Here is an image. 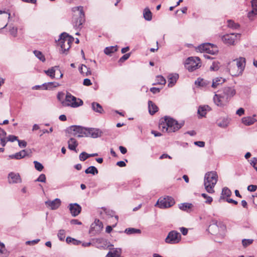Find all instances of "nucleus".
I'll return each mask as SVG.
<instances>
[{"instance_id":"57","label":"nucleus","mask_w":257,"mask_h":257,"mask_svg":"<svg viewBox=\"0 0 257 257\" xmlns=\"http://www.w3.org/2000/svg\"><path fill=\"white\" fill-rule=\"evenodd\" d=\"M6 14V16H3L2 17L3 20H4L6 21V20L7 19H10V16H11V14L10 13H7V12H6L5 11H3L0 10V14Z\"/></svg>"},{"instance_id":"61","label":"nucleus","mask_w":257,"mask_h":257,"mask_svg":"<svg viewBox=\"0 0 257 257\" xmlns=\"http://www.w3.org/2000/svg\"><path fill=\"white\" fill-rule=\"evenodd\" d=\"M83 84L84 85H85V86H90L92 84V83L89 79L85 78L83 80Z\"/></svg>"},{"instance_id":"36","label":"nucleus","mask_w":257,"mask_h":257,"mask_svg":"<svg viewBox=\"0 0 257 257\" xmlns=\"http://www.w3.org/2000/svg\"><path fill=\"white\" fill-rule=\"evenodd\" d=\"M86 174H91L92 175L97 174L98 173V170L94 166H90L85 170Z\"/></svg>"},{"instance_id":"49","label":"nucleus","mask_w":257,"mask_h":257,"mask_svg":"<svg viewBox=\"0 0 257 257\" xmlns=\"http://www.w3.org/2000/svg\"><path fill=\"white\" fill-rule=\"evenodd\" d=\"M34 164L35 165V168L37 170L39 171H42V170L44 168V167L41 163L37 161H35L34 162Z\"/></svg>"},{"instance_id":"24","label":"nucleus","mask_w":257,"mask_h":257,"mask_svg":"<svg viewBox=\"0 0 257 257\" xmlns=\"http://www.w3.org/2000/svg\"><path fill=\"white\" fill-rule=\"evenodd\" d=\"M60 85L59 83L56 82H51L44 83L42 85L43 89L45 90L51 89Z\"/></svg>"},{"instance_id":"48","label":"nucleus","mask_w":257,"mask_h":257,"mask_svg":"<svg viewBox=\"0 0 257 257\" xmlns=\"http://www.w3.org/2000/svg\"><path fill=\"white\" fill-rule=\"evenodd\" d=\"M219 68V63L218 61L213 62L212 65L210 66V69L212 71H217Z\"/></svg>"},{"instance_id":"14","label":"nucleus","mask_w":257,"mask_h":257,"mask_svg":"<svg viewBox=\"0 0 257 257\" xmlns=\"http://www.w3.org/2000/svg\"><path fill=\"white\" fill-rule=\"evenodd\" d=\"M69 208L71 215L74 217L78 215L81 211V207L77 203L70 204Z\"/></svg>"},{"instance_id":"1","label":"nucleus","mask_w":257,"mask_h":257,"mask_svg":"<svg viewBox=\"0 0 257 257\" xmlns=\"http://www.w3.org/2000/svg\"><path fill=\"white\" fill-rule=\"evenodd\" d=\"M236 91L233 87H226L218 94H215L213 97V101L218 106H223L226 104L231 97L233 96Z\"/></svg>"},{"instance_id":"59","label":"nucleus","mask_w":257,"mask_h":257,"mask_svg":"<svg viewBox=\"0 0 257 257\" xmlns=\"http://www.w3.org/2000/svg\"><path fill=\"white\" fill-rule=\"evenodd\" d=\"M257 189V186L254 185H250L247 187V190L250 192H254Z\"/></svg>"},{"instance_id":"25","label":"nucleus","mask_w":257,"mask_h":257,"mask_svg":"<svg viewBox=\"0 0 257 257\" xmlns=\"http://www.w3.org/2000/svg\"><path fill=\"white\" fill-rule=\"evenodd\" d=\"M148 108L149 112L152 115L155 114L158 110L157 106L151 100L148 101Z\"/></svg>"},{"instance_id":"47","label":"nucleus","mask_w":257,"mask_h":257,"mask_svg":"<svg viewBox=\"0 0 257 257\" xmlns=\"http://www.w3.org/2000/svg\"><path fill=\"white\" fill-rule=\"evenodd\" d=\"M79 160L81 161H85L87 159H88V158H89V154L85 152H82L80 155H79Z\"/></svg>"},{"instance_id":"37","label":"nucleus","mask_w":257,"mask_h":257,"mask_svg":"<svg viewBox=\"0 0 257 257\" xmlns=\"http://www.w3.org/2000/svg\"><path fill=\"white\" fill-rule=\"evenodd\" d=\"M218 52V49L216 46L213 44H210V47H208L206 53L210 54H215Z\"/></svg>"},{"instance_id":"54","label":"nucleus","mask_w":257,"mask_h":257,"mask_svg":"<svg viewBox=\"0 0 257 257\" xmlns=\"http://www.w3.org/2000/svg\"><path fill=\"white\" fill-rule=\"evenodd\" d=\"M37 182H45L46 181V176L44 174H41L39 177L36 180Z\"/></svg>"},{"instance_id":"39","label":"nucleus","mask_w":257,"mask_h":257,"mask_svg":"<svg viewBox=\"0 0 257 257\" xmlns=\"http://www.w3.org/2000/svg\"><path fill=\"white\" fill-rule=\"evenodd\" d=\"M124 232L127 234L141 233V230L139 229H136L135 228H127L125 229Z\"/></svg>"},{"instance_id":"11","label":"nucleus","mask_w":257,"mask_h":257,"mask_svg":"<svg viewBox=\"0 0 257 257\" xmlns=\"http://www.w3.org/2000/svg\"><path fill=\"white\" fill-rule=\"evenodd\" d=\"M175 204L174 199L169 196L162 198H160L156 203L155 206H158L160 208H166L170 207Z\"/></svg>"},{"instance_id":"7","label":"nucleus","mask_w":257,"mask_h":257,"mask_svg":"<svg viewBox=\"0 0 257 257\" xmlns=\"http://www.w3.org/2000/svg\"><path fill=\"white\" fill-rule=\"evenodd\" d=\"M66 132L71 136L81 138L85 137L86 128L79 125H72L66 129Z\"/></svg>"},{"instance_id":"10","label":"nucleus","mask_w":257,"mask_h":257,"mask_svg":"<svg viewBox=\"0 0 257 257\" xmlns=\"http://www.w3.org/2000/svg\"><path fill=\"white\" fill-rule=\"evenodd\" d=\"M234 61H236V65L238 68V70L236 72H234L232 70L230 69V73L232 76H239L242 74L244 70L246 63L245 59L243 57H239L234 60Z\"/></svg>"},{"instance_id":"51","label":"nucleus","mask_w":257,"mask_h":257,"mask_svg":"<svg viewBox=\"0 0 257 257\" xmlns=\"http://www.w3.org/2000/svg\"><path fill=\"white\" fill-rule=\"evenodd\" d=\"M201 196L206 199L205 201L206 203L210 204L213 201L212 198L211 197L208 196L205 193H202Z\"/></svg>"},{"instance_id":"62","label":"nucleus","mask_w":257,"mask_h":257,"mask_svg":"<svg viewBox=\"0 0 257 257\" xmlns=\"http://www.w3.org/2000/svg\"><path fill=\"white\" fill-rule=\"evenodd\" d=\"M194 144L199 147H204L205 146V142L203 141H197L194 142Z\"/></svg>"},{"instance_id":"2","label":"nucleus","mask_w":257,"mask_h":257,"mask_svg":"<svg viewBox=\"0 0 257 257\" xmlns=\"http://www.w3.org/2000/svg\"><path fill=\"white\" fill-rule=\"evenodd\" d=\"M183 125L184 122L179 123L173 118L166 116L160 120L159 127L164 132L172 133L179 130Z\"/></svg>"},{"instance_id":"64","label":"nucleus","mask_w":257,"mask_h":257,"mask_svg":"<svg viewBox=\"0 0 257 257\" xmlns=\"http://www.w3.org/2000/svg\"><path fill=\"white\" fill-rule=\"evenodd\" d=\"M244 110L242 108H239L237 111L236 113L239 116H241L244 114Z\"/></svg>"},{"instance_id":"38","label":"nucleus","mask_w":257,"mask_h":257,"mask_svg":"<svg viewBox=\"0 0 257 257\" xmlns=\"http://www.w3.org/2000/svg\"><path fill=\"white\" fill-rule=\"evenodd\" d=\"M208 47H210V43H204L198 46L197 50L200 52H206L207 51Z\"/></svg>"},{"instance_id":"33","label":"nucleus","mask_w":257,"mask_h":257,"mask_svg":"<svg viewBox=\"0 0 257 257\" xmlns=\"http://www.w3.org/2000/svg\"><path fill=\"white\" fill-rule=\"evenodd\" d=\"M144 17L147 21H151L152 19V13L148 8H146L144 10Z\"/></svg>"},{"instance_id":"45","label":"nucleus","mask_w":257,"mask_h":257,"mask_svg":"<svg viewBox=\"0 0 257 257\" xmlns=\"http://www.w3.org/2000/svg\"><path fill=\"white\" fill-rule=\"evenodd\" d=\"M7 251L4 244L0 243V257H5Z\"/></svg>"},{"instance_id":"4","label":"nucleus","mask_w":257,"mask_h":257,"mask_svg":"<svg viewBox=\"0 0 257 257\" xmlns=\"http://www.w3.org/2000/svg\"><path fill=\"white\" fill-rule=\"evenodd\" d=\"M74 15L72 18L73 25L75 29H80L81 26L84 23L85 14L83 12V7L79 6L72 9Z\"/></svg>"},{"instance_id":"44","label":"nucleus","mask_w":257,"mask_h":257,"mask_svg":"<svg viewBox=\"0 0 257 257\" xmlns=\"http://www.w3.org/2000/svg\"><path fill=\"white\" fill-rule=\"evenodd\" d=\"M157 83L159 84L164 85L166 83V79L162 75H158L156 77Z\"/></svg>"},{"instance_id":"32","label":"nucleus","mask_w":257,"mask_h":257,"mask_svg":"<svg viewBox=\"0 0 257 257\" xmlns=\"http://www.w3.org/2000/svg\"><path fill=\"white\" fill-rule=\"evenodd\" d=\"M117 50V46H110L106 47L104 50V52L106 55H110L111 53L116 52Z\"/></svg>"},{"instance_id":"28","label":"nucleus","mask_w":257,"mask_h":257,"mask_svg":"<svg viewBox=\"0 0 257 257\" xmlns=\"http://www.w3.org/2000/svg\"><path fill=\"white\" fill-rule=\"evenodd\" d=\"M210 108L208 105L200 106L198 109V113L201 116H204L207 111L210 110Z\"/></svg>"},{"instance_id":"31","label":"nucleus","mask_w":257,"mask_h":257,"mask_svg":"<svg viewBox=\"0 0 257 257\" xmlns=\"http://www.w3.org/2000/svg\"><path fill=\"white\" fill-rule=\"evenodd\" d=\"M6 132L0 127V144L3 147H5L6 144Z\"/></svg>"},{"instance_id":"34","label":"nucleus","mask_w":257,"mask_h":257,"mask_svg":"<svg viewBox=\"0 0 257 257\" xmlns=\"http://www.w3.org/2000/svg\"><path fill=\"white\" fill-rule=\"evenodd\" d=\"M79 70L81 74L85 73L86 76L91 74L90 68H87V66L84 64L81 65V67L79 68Z\"/></svg>"},{"instance_id":"12","label":"nucleus","mask_w":257,"mask_h":257,"mask_svg":"<svg viewBox=\"0 0 257 257\" xmlns=\"http://www.w3.org/2000/svg\"><path fill=\"white\" fill-rule=\"evenodd\" d=\"M240 35V34L239 33L226 34L222 37V40L226 44L233 45L235 40L237 37H239Z\"/></svg>"},{"instance_id":"18","label":"nucleus","mask_w":257,"mask_h":257,"mask_svg":"<svg viewBox=\"0 0 257 257\" xmlns=\"http://www.w3.org/2000/svg\"><path fill=\"white\" fill-rule=\"evenodd\" d=\"M10 183H18L21 182L20 176L18 173L11 172L9 174Z\"/></svg>"},{"instance_id":"5","label":"nucleus","mask_w":257,"mask_h":257,"mask_svg":"<svg viewBox=\"0 0 257 257\" xmlns=\"http://www.w3.org/2000/svg\"><path fill=\"white\" fill-rule=\"evenodd\" d=\"M74 40L73 37L69 36L65 32L62 33L60 35V38L58 40L59 45L60 46L62 52L65 53L71 47V44Z\"/></svg>"},{"instance_id":"46","label":"nucleus","mask_w":257,"mask_h":257,"mask_svg":"<svg viewBox=\"0 0 257 257\" xmlns=\"http://www.w3.org/2000/svg\"><path fill=\"white\" fill-rule=\"evenodd\" d=\"M253 240L252 239H243L242 240V244L243 247H246L252 244Z\"/></svg>"},{"instance_id":"17","label":"nucleus","mask_w":257,"mask_h":257,"mask_svg":"<svg viewBox=\"0 0 257 257\" xmlns=\"http://www.w3.org/2000/svg\"><path fill=\"white\" fill-rule=\"evenodd\" d=\"M219 227L217 224V221L216 220H212L211 221V223L209 225L208 227V231L209 232L213 234L216 235L218 234L219 232Z\"/></svg>"},{"instance_id":"13","label":"nucleus","mask_w":257,"mask_h":257,"mask_svg":"<svg viewBox=\"0 0 257 257\" xmlns=\"http://www.w3.org/2000/svg\"><path fill=\"white\" fill-rule=\"evenodd\" d=\"M85 137L97 138L101 136V132L98 128H86Z\"/></svg>"},{"instance_id":"8","label":"nucleus","mask_w":257,"mask_h":257,"mask_svg":"<svg viewBox=\"0 0 257 257\" xmlns=\"http://www.w3.org/2000/svg\"><path fill=\"white\" fill-rule=\"evenodd\" d=\"M181 235L176 230L170 231L165 239L166 243L168 244H177L181 240Z\"/></svg>"},{"instance_id":"58","label":"nucleus","mask_w":257,"mask_h":257,"mask_svg":"<svg viewBox=\"0 0 257 257\" xmlns=\"http://www.w3.org/2000/svg\"><path fill=\"white\" fill-rule=\"evenodd\" d=\"M19 146L21 148H25L27 146V142L24 140H18Z\"/></svg>"},{"instance_id":"21","label":"nucleus","mask_w":257,"mask_h":257,"mask_svg":"<svg viewBox=\"0 0 257 257\" xmlns=\"http://www.w3.org/2000/svg\"><path fill=\"white\" fill-rule=\"evenodd\" d=\"M27 155V153L25 150H23L20 152L17 153L15 154L10 155L9 158L11 159L19 160L24 158Z\"/></svg>"},{"instance_id":"35","label":"nucleus","mask_w":257,"mask_h":257,"mask_svg":"<svg viewBox=\"0 0 257 257\" xmlns=\"http://www.w3.org/2000/svg\"><path fill=\"white\" fill-rule=\"evenodd\" d=\"M227 23L228 27L233 30H237L240 27V25L238 24L235 23L231 20H228Z\"/></svg>"},{"instance_id":"53","label":"nucleus","mask_w":257,"mask_h":257,"mask_svg":"<svg viewBox=\"0 0 257 257\" xmlns=\"http://www.w3.org/2000/svg\"><path fill=\"white\" fill-rule=\"evenodd\" d=\"M250 164L257 172V158H252L251 160Z\"/></svg>"},{"instance_id":"40","label":"nucleus","mask_w":257,"mask_h":257,"mask_svg":"<svg viewBox=\"0 0 257 257\" xmlns=\"http://www.w3.org/2000/svg\"><path fill=\"white\" fill-rule=\"evenodd\" d=\"M192 206L193 205L191 203H181L179 205V208L183 211H187L188 209H191Z\"/></svg>"},{"instance_id":"63","label":"nucleus","mask_w":257,"mask_h":257,"mask_svg":"<svg viewBox=\"0 0 257 257\" xmlns=\"http://www.w3.org/2000/svg\"><path fill=\"white\" fill-rule=\"evenodd\" d=\"M112 252L113 255L115 256V257H120V252L116 248Z\"/></svg>"},{"instance_id":"26","label":"nucleus","mask_w":257,"mask_h":257,"mask_svg":"<svg viewBox=\"0 0 257 257\" xmlns=\"http://www.w3.org/2000/svg\"><path fill=\"white\" fill-rule=\"evenodd\" d=\"M256 121V119L251 116L244 117L242 118V122L246 125H250Z\"/></svg>"},{"instance_id":"15","label":"nucleus","mask_w":257,"mask_h":257,"mask_svg":"<svg viewBox=\"0 0 257 257\" xmlns=\"http://www.w3.org/2000/svg\"><path fill=\"white\" fill-rule=\"evenodd\" d=\"M103 227V223L99 219H95L94 223L91 225L90 231L95 232V233H99Z\"/></svg>"},{"instance_id":"55","label":"nucleus","mask_w":257,"mask_h":257,"mask_svg":"<svg viewBox=\"0 0 257 257\" xmlns=\"http://www.w3.org/2000/svg\"><path fill=\"white\" fill-rule=\"evenodd\" d=\"M130 53H127L123 55L119 60V62H123L128 59L130 57Z\"/></svg>"},{"instance_id":"52","label":"nucleus","mask_w":257,"mask_h":257,"mask_svg":"<svg viewBox=\"0 0 257 257\" xmlns=\"http://www.w3.org/2000/svg\"><path fill=\"white\" fill-rule=\"evenodd\" d=\"M9 32L11 35L16 37L17 36L18 29L16 27H12L10 29Z\"/></svg>"},{"instance_id":"20","label":"nucleus","mask_w":257,"mask_h":257,"mask_svg":"<svg viewBox=\"0 0 257 257\" xmlns=\"http://www.w3.org/2000/svg\"><path fill=\"white\" fill-rule=\"evenodd\" d=\"M179 78V75L177 73H172L168 75V84L170 87H173L176 83L177 80Z\"/></svg>"},{"instance_id":"16","label":"nucleus","mask_w":257,"mask_h":257,"mask_svg":"<svg viewBox=\"0 0 257 257\" xmlns=\"http://www.w3.org/2000/svg\"><path fill=\"white\" fill-rule=\"evenodd\" d=\"M61 201L56 198L53 200H47L45 202L46 206L52 210H56L61 205Z\"/></svg>"},{"instance_id":"3","label":"nucleus","mask_w":257,"mask_h":257,"mask_svg":"<svg viewBox=\"0 0 257 257\" xmlns=\"http://www.w3.org/2000/svg\"><path fill=\"white\" fill-rule=\"evenodd\" d=\"M218 179V175L216 172H207L204 176V185L205 188L209 193L214 192V187Z\"/></svg>"},{"instance_id":"41","label":"nucleus","mask_w":257,"mask_h":257,"mask_svg":"<svg viewBox=\"0 0 257 257\" xmlns=\"http://www.w3.org/2000/svg\"><path fill=\"white\" fill-rule=\"evenodd\" d=\"M229 122V120L227 118H223L217 122V125L219 127L225 128L228 125Z\"/></svg>"},{"instance_id":"27","label":"nucleus","mask_w":257,"mask_h":257,"mask_svg":"<svg viewBox=\"0 0 257 257\" xmlns=\"http://www.w3.org/2000/svg\"><path fill=\"white\" fill-rule=\"evenodd\" d=\"M210 82L202 78H198L195 82V84L199 86L206 87L210 84Z\"/></svg>"},{"instance_id":"6","label":"nucleus","mask_w":257,"mask_h":257,"mask_svg":"<svg viewBox=\"0 0 257 257\" xmlns=\"http://www.w3.org/2000/svg\"><path fill=\"white\" fill-rule=\"evenodd\" d=\"M83 103V101L81 99L77 98L69 93H68L66 94L65 100L62 101L63 106H70L72 107H77L81 106Z\"/></svg>"},{"instance_id":"23","label":"nucleus","mask_w":257,"mask_h":257,"mask_svg":"<svg viewBox=\"0 0 257 257\" xmlns=\"http://www.w3.org/2000/svg\"><path fill=\"white\" fill-rule=\"evenodd\" d=\"M68 149L72 151H76V149L78 145L77 141L73 138H70L68 141Z\"/></svg>"},{"instance_id":"30","label":"nucleus","mask_w":257,"mask_h":257,"mask_svg":"<svg viewBox=\"0 0 257 257\" xmlns=\"http://www.w3.org/2000/svg\"><path fill=\"white\" fill-rule=\"evenodd\" d=\"M92 109L95 112L101 113L103 109L100 104L97 102H92L91 103Z\"/></svg>"},{"instance_id":"50","label":"nucleus","mask_w":257,"mask_h":257,"mask_svg":"<svg viewBox=\"0 0 257 257\" xmlns=\"http://www.w3.org/2000/svg\"><path fill=\"white\" fill-rule=\"evenodd\" d=\"M58 237L60 240H61V241L64 240L65 238V230H63V229L60 230L58 233Z\"/></svg>"},{"instance_id":"29","label":"nucleus","mask_w":257,"mask_h":257,"mask_svg":"<svg viewBox=\"0 0 257 257\" xmlns=\"http://www.w3.org/2000/svg\"><path fill=\"white\" fill-rule=\"evenodd\" d=\"M59 66H55L52 67L47 70H45V73L51 78H54L55 76V71L56 69H58Z\"/></svg>"},{"instance_id":"43","label":"nucleus","mask_w":257,"mask_h":257,"mask_svg":"<svg viewBox=\"0 0 257 257\" xmlns=\"http://www.w3.org/2000/svg\"><path fill=\"white\" fill-rule=\"evenodd\" d=\"M231 194V192L227 187H224L222 190L221 195L227 197H229Z\"/></svg>"},{"instance_id":"56","label":"nucleus","mask_w":257,"mask_h":257,"mask_svg":"<svg viewBox=\"0 0 257 257\" xmlns=\"http://www.w3.org/2000/svg\"><path fill=\"white\" fill-rule=\"evenodd\" d=\"M16 140H19L18 139V137L15 136H13V135H10L8 138H7V140L6 139V142L8 141H10L11 142H14V141H16Z\"/></svg>"},{"instance_id":"60","label":"nucleus","mask_w":257,"mask_h":257,"mask_svg":"<svg viewBox=\"0 0 257 257\" xmlns=\"http://www.w3.org/2000/svg\"><path fill=\"white\" fill-rule=\"evenodd\" d=\"M179 229H180V230L182 234L183 235H186L187 234L188 232L187 228L184 227H180Z\"/></svg>"},{"instance_id":"42","label":"nucleus","mask_w":257,"mask_h":257,"mask_svg":"<svg viewBox=\"0 0 257 257\" xmlns=\"http://www.w3.org/2000/svg\"><path fill=\"white\" fill-rule=\"evenodd\" d=\"M33 53L35 56L37 57L42 62L45 61V57L41 51L38 50H34Z\"/></svg>"},{"instance_id":"9","label":"nucleus","mask_w":257,"mask_h":257,"mask_svg":"<svg viewBox=\"0 0 257 257\" xmlns=\"http://www.w3.org/2000/svg\"><path fill=\"white\" fill-rule=\"evenodd\" d=\"M185 66L189 71H193L200 66V59L198 57H189L186 60Z\"/></svg>"},{"instance_id":"19","label":"nucleus","mask_w":257,"mask_h":257,"mask_svg":"<svg viewBox=\"0 0 257 257\" xmlns=\"http://www.w3.org/2000/svg\"><path fill=\"white\" fill-rule=\"evenodd\" d=\"M251 6L252 10L248 13V17L250 20L257 15V0L251 1Z\"/></svg>"},{"instance_id":"22","label":"nucleus","mask_w":257,"mask_h":257,"mask_svg":"<svg viewBox=\"0 0 257 257\" xmlns=\"http://www.w3.org/2000/svg\"><path fill=\"white\" fill-rule=\"evenodd\" d=\"M225 81V79L221 77H218L212 80L211 87L214 88H217L220 85H221Z\"/></svg>"}]
</instances>
